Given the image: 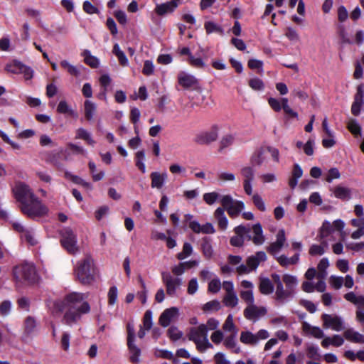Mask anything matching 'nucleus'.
<instances>
[{
    "mask_svg": "<svg viewBox=\"0 0 364 364\" xmlns=\"http://www.w3.org/2000/svg\"><path fill=\"white\" fill-rule=\"evenodd\" d=\"M276 241L271 243L270 245L267 247V251L269 253L273 255L280 251L286 242L284 230H279L276 235Z\"/></svg>",
    "mask_w": 364,
    "mask_h": 364,
    "instance_id": "obj_18",
    "label": "nucleus"
},
{
    "mask_svg": "<svg viewBox=\"0 0 364 364\" xmlns=\"http://www.w3.org/2000/svg\"><path fill=\"white\" fill-rule=\"evenodd\" d=\"M321 319L325 328H331L336 331H341L344 328L342 318L337 315L324 314L321 316Z\"/></svg>",
    "mask_w": 364,
    "mask_h": 364,
    "instance_id": "obj_13",
    "label": "nucleus"
},
{
    "mask_svg": "<svg viewBox=\"0 0 364 364\" xmlns=\"http://www.w3.org/2000/svg\"><path fill=\"white\" fill-rule=\"evenodd\" d=\"M178 84L186 90H198L200 89L198 80L191 75L181 72L178 75Z\"/></svg>",
    "mask_w": 364,
    "mask_h": 364,
    "instance_id": "obj_14",
    "label": "nucleus"
},
{
    "mask_svg": "<svg viewBox=\"0 0 364 364\" xmlns=\"http://www.w3.org/2000/svg\"><path fill=\"white\" fill-rule=\"evenodd\" d=\"M65 177L66 178L72 181L74 183L81 185L82 186H83V187H85L86 188H89V189L92 188V186H91V184L90 183L86 182L82 178H81L80 177H79V176H77L76 175L72 174L69 171H65Z\"/></svg>",
    "mask_w": 364,
    "mask_h": 364,
    "instance_id": "obj_34",
    "label": "nucleus"
},
{
    "mask_svg": "<svg viewBox=\"0 0 364 364\" xmlns=\"http://www.w3.org/2000/svg\"><path fill=\"white\" fill-rule=\"evenodd\" d=\"M259 290L262 294L269 295L274 291V285L269 278H259Z\"/></svg>",
    "mask_w": 364,
    "mask_h": 364,
    "instance_id": "obj_26",
    "label": "nucleus"
},
{
    "mask_svg": "<svg viewBox=\"0 0 364 364\" xmlns=\"http://www.w3.org/2000/svg\"><path fill=\"white\" fill-rule=\"evenodd\" d=\"M240 340L242 343L246 345H256L257 343V340L255 334L250 331L241 332Z\"/></svg>",
    "mask_w": 364,
    "mask_h": 364,
    "instance_id": "obj_35",
    "label": "nucleus"
},
{
    "mask_svg": "<svg viewBox=\"0 0 364 364\" xmlns=\"http://www.w3.org/2000/svg\"><path fill=\"white\" fill-rule=\"evenodd\" d=\"M178 316L179 309L177 307L166 309L160 315L159 323L163 327H167L171 322L176 321Z\"/></svg>",
    "mask_w": 364,
    "mask_h": 364,
    "instance_id": "obj_16",
    "label": "nucleus"
},
{
    "mask_svg": "<svg viewBox=\"0 0 364 364\" xmlns=\"http://www.w3.org/2000/svg\"><path fill=\"white\" fill-rule=\"evenodd\" d=\"M201 248L203 255L209 259L213 256V250L210 243V240L208 237H204L201 244Z\"/></svg>",
    "mask_w": 364,
    "mask_h": 364,
    "instance_id": "obj_42",
    "label": "nucleus"
},
{
    "mask_svg": "<svg viewBox=\"0 0 364 364\" xmlns=\"http://www.w3.org/2000/svg\"><path fill=\"white\" fill-rule=\"evenodd\" d=\"M178 1L172 0L161 4H157L155 8V12L159 16H164L171 14L178 7Z\"/></svg>",
    "mask_w": 364,
    "mask_h": 364,
    "instance_id": "obj_19",
    "label": "nucleus"
},
{
    "mask_svg": "<svg viewBox=\"0 0 364 364\" xmlns=\"http://www.w3.org/2000/svg\"><path fill=\"white\" fill-rule=\"evenodd\" d=\"M214 217L218 222V227L222 230H226L228 225V220L225 214L224 208H218L214 212Z\"/></svg>",
    "mask_w": 364,
    "mask_h": 364,
    "instance_id": "obj_24",
    "label": "nucleus"
},
{
    "mask_svg": "<svg viewBox=\"0 0 364 364\" xmlns=\"http://www.w3.org/2000/svg\"><path fill=\"white\" fill-rule=\"evenodd\" d=\"M361 296H356L355 293L353 291L348 292L344 295V298L346 300L353 303L357 306L359 305L360 301L363 300V299H362Z\"/></svg>",
    "mask_w": 364,
    "mask_h": 364,
    "instance_id": "obj_61",
    "label": "nucleus"
},
{
    "mask_svg": "<svg viewBox=\"0 0 364 364\" xmlns=\"http://www.w3.org/2000/svg\"><path fill=\"white\" fill-rule=\"evenodd\" d=\"M235 141V136L232 134L224 135L220 142L218 151L223 152V151L233 144Z\"/></svg>",
    "mask_w": 364,
    "mask_h": 364,
    "instance_id": "obj_37",
    "label": "nucleus"
},
{
    "mask_svg": "<svg viewBox=\"0 0 364 364\" xmlns=\"http://www.w3.org/2000/svg\"><path fill=\"white\" fill-rule=\"evenodd\" d=\"M344 279L342 277L331 276L329 279L331 285L336 289H339L343 284Z\"/></svg>",
    "mask_w": 364,
    "mask_h": 364,
    "instance_id": "obj_59",
    "label": "nucleus"
},
{
    "mask_svg": "<svg viewBox=\"0 0 364 364\" xmlns=\"http://www.w3.org/2000/svg\"><path fill=\"white\" fill-rule=\"evenodd\" d=\"M266 149H259L255 151L250 159V162L252 166H259L264 161L266 157L264 156Z\"/></svg>",
    "mask_w": 364,
    "mask_h": 364,
    "instance_id": "obj_29",
    "label": "nucleus"
},
{
    "mask_svg": "<svg viewBox=\"0 0 364 364\" xmlns=\"http://www.w3.org/2000/svg\"><path fill=\"white\" fill-rule=\"evenodd\" d=\"M60 66L65 69L67 72L75 77H78L80 74L78 67L70 64L68 60H63L60 62Z\"/></svg>",
    "mask_w": 364,
    "mask_h": 364,
    "instance_id": "obj_41",
    "label": "nucleus"
},
{
    "mask_svg": "<svg viewBox=\"0 0 364 364\" xmlns=\"http://www.w3.org/2000/svg\"><path fill=\"white\" fill-rule=\"evenodd\" d=\"M166 172L160 173L157 171L152 172L150 174L151 180V186L152 188L161 189L164 185L167 178Z\"/></svg>",
    "mask_w": 364,
    "mask_h": 364,
    "instance_id": "obj_21",
    "label": "nucleus"
},
{
    "mask_svg": "<svg viewBox=\"0 0 364 364\" xmlns=\"http://www.w3.org/2000/svg\"><path fill=\"white\" fill-rule=\"evenodd\" d=\"M118 291L116 287H112L108 291V303L109 305H114L117 299Z\"/></svg>",
    "mask_w": 364,
    "mask_h": 364,
    "instance_id": "obj_60",
    "label": "nucleus"
},
{
    "mask_svg": "<svg viewBox=\"0 0 364 364\" xmlns=\"http://www.w3.org/2000/svg\"><path fill=\"white\" fill-rule=\"evenodd\" d=\"M343 336L350 342L359 344L364 343V335L354 331L353 328L346 330L343 333Z\"/></svg>",
    "mask_w": 364,
    "mask_h": 364,
    "instance_id": "obj_23",
    "label": "nucleus"
},
{
    "mask_svg": "<svg viewBox=\"0 0 364 364\" xmlns=\"http://www.w3.org/2000/svg\"><path fill=\"white\" fill-rule=\"evenodd\" d=\"M15 198L21 203L20 206L27 204L36 195L28 186L23 183H16L13 188Z\"/></svg>",
    "mask_w": 364,
    "mask_h": 364,
    "instance_id": "obj_9",
    "label": "nucleus"
},
{
    "mask_svg": "<svg viewBox=\"0 0 364 364\" xmlns=\"http://www.w3.org/2000/svg\"><path fill=\"white\" fill-rule=\"evenodd\" d=\"M220 203L232 218H237L245 208V204L242 201L235 200L230 195L222 196Z\"/></svg>",
    "mask_w": 364,
    "mask_h": 364,
    "instance_id": "obj_8",
    "label": "nucleus"
},
{
    "mask_svg": "<svg viewBox=\"0 0 364 364\" xmlns=\"http://www.w3.org/2000/svg\"><path fill=\"white\" fill-rule=\"evenodd\" d=\"M266 260V253L263 251H259L256 252L255 255L249 257L246 260V263L252 271H255L261 262H264Z\"/></svg>",
    "mask_w": 364,
    "mask_h": 364,
    "instance_id": "obj_20",
    "label": "nucleus"
},
{
    "mask_svg": "<svg viewBox=\"0 0 364 364\" xmlns=\"http://www.w3.org/2000/svg\"><path fill=\"white\" fill-rule=\"evenodd\" d=\"M76 139L85 140L89 145L94 146L95 141L92 138L91 134L83 128H79L76 130Z\"/></svg>",
    "mask_w": 364,
    "mask_h": 364,
    "instance_id": "obj_31",
    "label": "nucleus"
},
{
    "mask_svg": "<svg viewBox=\"0 0 364 364\" xmlns=\"http://www.w3.org/2000/svg\"><path fill=\"white\" fill-rule=\"evenodd\" d=\"M85 294L72 292L67 294L63 299L54 301L53 307L55 312L64 311L62 322L73 326L80 321L82 316L90 311V304L85 301Z\"/></svg>",
    "mask_w": 364,
    "mask_h": 364,
    "instance_id": "obj_1",
    "label": "nucleus"
},
{
    "mask_svg": "<svg viewBox=\"0 0 364 364\" xmlns=\"http://www.w3.org/2000/svg\"><path fill=\"white\" fill-rule=\"evenodd\" d=\"M14 279L16 283L35 284L38 282L40 277L33 263L23 262L14 267L12 270Z\"/></svg>",
    "mask_w": 364,
    "mask_h": 364,
    "instance_id": "obj_2",
    "label": "nucleus"
},
{
    "mask_svg": "<svg viewBox=\"0 0 364 364\" xmlns=\"http://www.w3.org/2000/svg\"><path fill=\"white\" fill-rule=\"evenodd\" d=\"M113 53L117 57L118 60L121 65L127 66L129 64L127 58L124 53L120 49L117 43L114 44L112 50Z\"/></svg>",
    "mask_w": 364,
    "mask_h": 364,
    "instance_id": "obj_39",
    "label": "nucleus"
},
{
    "mask_svg": "<svg viewBox=\"0 0 364 364\" xmlns=\"http://www.w3.org/2000/svg\"><path fill=\"white\" fill-rule=\"evenodd\" d=\"M329 266V262L327 258H323L320 260L318 264L317 268L318 270V273L317 274V277L318 279H324L327 275L326 269Z\"/></svg>",
    "mask_w": 364,
    "mask_h": 364,
    "instance_id": "obj_40",
    "label": "nucleus"
},
{
    "mask_svg": "<svg viewBox=\"0 0 364 364\" xmlns=\"http://www.w3.org/2000/svg\"><path fill=\"white\" fill-rule=\"evenodd\" d=\"M282 281L285 284V288L283 286V293H279L277 299V301L279 304H284L294 296L295 289L298 284L296 277L289 274L283 275Z\"/></svg>",
    "mask_w": 364,
    "mask_h": 364,
    "instance_id": "obj_6",
    "label": "nucleus"
},
{
    "mask_svg": "<svg viewBox=\"0 0 364 364\" xmlns=\"http://www.w3.org/2000/svg\"><path fill=\"white\" fill-rule=\"evenodd\" d=\"M220 127L217 124L213 125L209 129L198 134L195 137V142L200 145H208L215 141L219 136Z\"/></svg>",
    "mask_w": 364,
    "mask_h": 364,
    "instance_id": "obj_10",
    "label": "nucleus"
},
{
    "mask_svg": "<svg viewBox=\"0 0 364 364\" xmlns=\"http://www.w3.org/2000/svg\"><path fill=\"white\" fill-rule=\"evenodd\" d=\"M318 347L314 346H309L307 347L306 351H307V355L309 358L318 360L320 358V355L318 352Z\"/></svg>",
    "mask_w": 364,
    "mask_h": 364,
    "instance_id": "obj_64",
    "label": "nucleus"
},
{
    "mask_svg": "<svg viewBox=\"0 0 364 364\" xmlns=\"http://www.w3.org/2000/svg\"><path fill=\"white\" fill-rule=\"evenodd\" d=\"M341 177V173L337 168H331L328 170L326 176V181L331 183L333 179H338Z\"/></svg>",
    "mask_w": 364,
    "mask_h": 364,
    "instance_id": "obj_55",
    "label": "nucleus"
},
{
    "mask_svg": "<svg viewBox=\"0 0 364 364\" xmlns=\"http://www.w3.org/2000/svg\"><path fill=\"white\" fill-rule=\"evenodd\" d=\"M127 347L130 353V360L132 363L137 364L139 363V356L141 355L140 348L134 343L135 341V329L134 324L130 321L127 325Z\"/></svg>",
    "mask_w": 364,
    "mask_h": 364,
    "instance_id": "obj_7",
    "label": "nucleus"
},
{
    "mask_svg": "<svg viewBox=\"0 0 364 364\" xmlns=\"http://www.w3.org/2000/svg\"><path fill=\"white\" fill-rule=\"evenodd\" d=\"M241 174L244 178L243 181H252L255 177L254 169L250 166H245L241 169Z\"/></svg>",
    "mask_w": 364,
    "mask_h": 364,
    "instance_id": "obj_49",
    "label": "nucleus"
},
{
    "mask_svg": "<svg viewBox=\"0 0 364 364\" xmlns=\"http://www.w3.org/2000/svg\"><path fill=\"white\" fill-rule=\"evenodd\" d=\"M333 231L332 224L328 221H324L321 230H320V237L324 239L327 237Z\"/></svg>",
    "mask_w": 364,
    "mask_h": 364,
    "instance_id": "obj_47",
    "label": "nucleus"
},
{
    "mask_svg": "<svg viewBox=\"0 0 364 364\" xmlns=\"http://www.w3.org/2000/svg\"><path fill=\"white\" fill-rule=\"evenodd\" d=\"M278 263L284 267H287L289 265L295 264L299 260V254L296 253L293 257L289 258L287 256L282 255L277 258Z\"/></svg>",
    "mask_w": 364,
    "mask_h": 364,
    "instance_id": "obj_30",
    "label": "nucleus"
},
{
    "mask_svg": "<svg viewBox=\"0 0 364 364\" xmlns=\"http://www.w3.org/2000/svg\"><path fill=\"white\" fill-rule=\"evenodd\" d=\"M36 326L37 323L33 317L28 316L25 318L23 328L24 332L26 334L29 335L33 333L36 328Z\"/></svg>",
    "mask_w": 364,
    "mask_h": 364,
    "instance_id": "obj_36",
    "label": "nucleus"
},
{
    "mask_svg": "<svg viewBox=\"0 0 364 364\" xmlns=\"http://www.w3.org/2000/svg\"><path fill=\"white\" fill-rule=\"evenodd\" d=\"M336 198L342 200H349L351 197V190L341 186H337L331 189Z\"/></svg>",
    "mask_w": 364,
    "mask_h": 364,
    "instance_id": "obj_27",
    "label": "nucleus"
},
{
    "mask_svg": "<svg viewBox=\"0 0 364 364\" xmlns=\"http://www.w3.org/2000/svg\"><path fill=\"white\" fill-rule=\"evenodd\" d=\"M23 63L19 61L14 60L11 64H9L6 67V70L11 73L18 74L21 73V66Z\"/></svg>",
    "mask_w": 364,
    "mask_h": 364,
    "instance_id": "obj_52",
    "label": "nucleus"
},
{
    "mask_svg": "<svg viewBox=\"0 0 364 364\" xmlns=\"http://www.w3.org/2000/svg\"><path fill=\"white\" fill-rule=\"evenodd\" d=\"M252 203L260 211H266V206L262 198L258 194L255 193L252 197Z\"/></svg>",
    "mask_w": 364,
    "mask_h": 364,
    "instance_id": "obj_48",
    "label": "nucleus"
},
{
    "mask_svg": "<svg viewBox=\"0 0 364 364\" xmlns=\"http://www.w3.org/2000/svg\"><path fill=\"white\" fill-rule=\"evenodd\" d=\"M271 277L276 285L274 299L277 301L279 294L283 293V281L280 276L277 274H272Z\"/></svg>",
    "mask_w": 364,
    "mask_h": 364,
    "instance_id": "obj_43",
    "label": "nucleus"
},
{
    "mask_svg": "<svg viewBox=\"0 0 364 364\" xmlns=\"http://www.w3.org/2000/svg\"><path fill=\"white\" fill-rule=\"evenodd\" d=\"M168 335L171 340L177 341L182 337L183 333L177 327L171 326L168 329Z\"/></svg>",
    "mask_w": 364,
    "mask_h": 364,
    "instance_id": "obj_57",
    "label": "nucleus"
},
{
    "mask_svg": "<svg viewBox=\"0 0 364 364\" xmlns=\"http://www.w3.org/2000/svg\"><path fill=\"white\" fill-rule=\"evenodd\" d=\"M250 87L255 90H261L264 87V83L259 78L255 77L249 81Z\"/></svg>",
    "mask_w": 364,
    "mask_h": 364,
    "instance_id": "obj_63",
    "label": "nucleus"
},
{
    "mask_svg": "<svg viewBox=\"0 0 364 364\" xmlns=\"http://www.w3.org/2000/svg\"><path fill=\"white\" fill-rule=\"evenodd\" d=\"M20 209L24 215L32 219L43 217L48 211V208L42 203L37 196L29 200L23 206H20Z\"/></svg>",
    "mask_w": 364,
    "mask_h": 364,
    "instance_id": "obj_5",
    "label": "nucleus"
},
{
    "mask_svg": "<svg viewBox=\"0 0 364 364\" xmlns=\"http://www.w3.org/2000/svg\"><path fill=\"white\" fill-rule=\"evenodd\" d=\"M285 36L289 41H297L299 40V36L297 31L291 27H287L286 28Z\"/></svg>",
    "mask_w": 364,
    "mask_h": 364,
    "instance_id": "obj_62",
    "label": "nucleus"
},
{
    "mask_svg": "<svg viewBox=\"0 0 364 364\" xmlns=\"http://www.w3.org/2000/svg\"><path fill=\"white\" fill-rule=\"evenodd\" d=\"M221 288V282L218 278L212 279L208 284V291L213 294L218 293Z\"/></svg>",
    "mask_w": 364,
    "mask_h": 364,
    "instance_id": "obj_54",
    "label": "nucleus"
},
{
    "mask_svg": "<svg viewBox=\"0 0 364 364\" xmlns=\"http://www.w3.org/2000/svg\"><path fill=\"white\" fill-rule=\"evenodd\" d=\"M240 284L244 289V290H241L240 292L241 299L247 304V306H250L255 303L253 293L254 284L248 280H242Z\"/></svg>",
    "mask_w": 364,
    "mask_h": 364,
    "instance_id": "obj_17",
    "label": "nucleus"
},
{
    "mask_svg": "<svg viewBox=\"0 0 364 364\" xmlns=\"http://www.w3.org/2000/svg\"><path fill=\"white\" fill-rule=\"evenodd\" d=\"M96 105L90 100H85L84 103L85 117L87 120L90 121L93 119L96 112Z\"/></svg>",
    "mask_w": 364,
    "mask_h": 364,
    "instance_id": "obj_32",
    "label": "nucleus"
},
{
    "mask_svg": "<svg viewBox=\"0 0 364 364\" xmlns=\"http://www.w3.org/2000/svg\"><path fill=\"white\" fill-rule=\"evenodd\" d=\"M21 238L31 246H34L37 244V240L36 239L34 232L31 228H28L21 235Z\"/></svg>",
    "mask_w": 364,
    "mask_h": 364,
    "instance_id": "obj_38",
    "label": "nucleus"
},
{
    "mask_svg": "<svg viewBox=\"0 0 364 364\" xmlns=\"http://www.w3.org/2000/svg\"><path fill=\"white\" fill-rule=\"evenodd\" d=\"M146 331L151 329L152 326V312L150 310H147L143 318V325L141 326Z\"/></svg>",
    "mask_w": 364,
    "mask_h": 364,
    "instance_id": "obj_53",
    "label": "nucleus"
},
{
    "mask_svg": "<svg viewBox=\"0 0 364 364\" xmlns=\"http://www.w3.org/2000/svg\"><path fill=\"white\" fill-rule=\"evenodd\" d=\"M219 196L220 195L216 192L206 193L203 195V200L207 204L213 205Z\"/></svg>",
    "mask_w": 364,
    "mask_h": 364,
    "instance_id": "obj_58",
    "label": "nucleus"
},
{
    "mask_svg": "<svg viewBox=\"0 0 364 364\" xmlns=\"http://www.w3.org/2000/svg\"><path fill=\"white\" fill-rule=\"evenodd\" d=\"M60 242L70 254L75 255L79 250L77 246V237L70 229L63 230Z\"/></svg>",
    "mask_w": 364,
    "mask_h": 364,
    "instance_id": "obj_11",
    "label": "nucleus"
},
{
    "mask_svg": "<svg viewBox=\"0 0 364 364\" xmlns=\"http://www.w3.org/2000/svg\"><path fill=\"white\" fill-rule=\"evenodd\" d=\"M221 305L218 300H212L205 304L202 308L204 312L217 311L220 309Z\"/></svg>",
    "mask_w": 364,
    "mask_h": 364,
    "instance_id": "obj_45",
    "label": "nucleus"
},
{
    "mask_svg": "<svg viewBox=\"0 0 364 364\" xmlns=\"http://www.w3.org/2000/svg\"><path fill=\"white\" fill-rule=\"evenodd\" d=\"M267 309L264 306H258L253 303L244 309L243 314L245 318L248 320L255 321L260 317L264 316L267 314Z\"/></svg>",
    "mask_w": 364,
    "mask_h": 364,
    "instance_id": "obj_15",
    "label": "nucleus"
},
{
    "mask_svg": "<svg viewBox=\"0 0 364 364\" xmlns=\"http://www.w3.org/2000/svg\"><path fill=\"white\" fill-rule=\"evenodd\" d=\"M192 252L193 247L188 242H185L183 247V250L177 255V258L180 260H182L190 256L192 254Z\"/></svg>",
    "mask_w": 364,
    "mask_h": 364,
    "instance_id": "obj_51",
    "label": "nucleus"
},
{
    "mask_svg": "<svg viewBox=\"0 0 364 364\" xmlns=\"http://www.w3.org/2000/svg\"><path fill=\"white\" fill-rule=\"evenodd\" d=\"M302 330L305 333H310L316 338H321L324 337V333L319 327L312 326L306 321L302 323Z\"/></svg>",
    "mask_w": 364,
    "mask_h": 364,
    "instance_id": "obj_25",
    "label": "nucleus"
},
{
    "mask_svg": "<svg viewBox=\"0 0 364 364\" xmlns=\"http://www.w3.org/2000/svg\"><path fill=\"white\" fill-rule=\"evenodd\" d=\"M224 345L226 348L230 349H234L233 351L235 353H239L240 352V348L237 347V343L235 339V337L232 336H228L225 338L224 341Z\"/></svg>",
    "mask_w": 364,
    "mask_h": 364,
    "instance_id": "obj_50",
    "label": "nucleus"
},
{
    "mask_svg": "<svg viewBox=\"0 0 364 364\" xmlns=\"http://www.w3.org/2000/svg\"><path fill=\"white\" fill-rule=\"evenodd\" d=\"M84 61L85 63L92 68H97L99 65L98 59L92 56L89 50H85L83 52Z\"/></svg>",
    "mask_w": 364,
    "mask_h": 364,
    "instance_id": "obj_44",
    "label": "nucleus"
},
{
    "mask_svg": "<svg viewBox=\"0 0 364 364\" xmlns=\"http://www.w3.org/2000/svg\"><path fill=\"white\" fill-rule=\"evenodd\" d=\"M252 233L253 236L249 235V240H251L255 245H261L264 242L265 238L260 223L252 226Z\"/></svg>",
    "mask_w": 364,
    "mask_h": 364,
    "instance_id": "obj_22",
    "label": "nucleus"
},
{
    "mask_svg": "<svg viewBox=\"0 0 364 364\" xmlns=\"http://www.w3.org/2000/svg\"><path fill=\"white\" fill-rule=\"evenodd\" d=\"M205 28L208 34L212 33H218L220 35L223 34V28L213 21H208L205 23Z\"/></svg>",
    "mask_w": 364,
    "mask_h": 364,
    "instance_id": "obj_46",
    "label": "nucleus"
},
{
    "mask_svg": "<svg viewBox=\"0 0 364 364\" xmlns=\"http://www.w3.org/2000/svg\"><path fill=\"white\" fill-rule=\"evenodd\" d=\"M161 279L163 283L166 288V293L171 296H173L176 294V291L182 284V279L179 277H173L169 272H164L161 273Z\"/></svg>",
    "mask_w": 364,
    "mask_h": 364,
    "instance_id": "obj_12",
    "label": "nucleus"
},
{
    "mask_svg": "<svg viewBox=\"0 0 364 364\" xmlns=\"http://www.w3.org/2000/svg\"><path fill=\"white\" fill-rule=\"evenodd\" d=\"M188 337L190 341L195 343L200 352H204L206 349L213 348V345L208 341L207 326L205 324L191 328Z\"/></svg>",
    "mask_w": 364,
    "mask_h": 364,
    "instance_id": "obj_3",
    "label": "nucleus"
},
{
    "mask_svg": "<svg viewBox=\"0 0 364 364\" xmlns=\"http://www.w3.org/2000/svg\"><path fill=\"white\" fill-rule=\"evenodd\" d=\"M12 304L9 300L3 301L0 304V314L4 316H8L11 311Z\"/></svg>",
    "mask_w": 364,
    "mask_h": 364,
    "instance_id": "obj_56",
    "label": "nucleus"
},
{
    "mask_svg": "<svg viewBox=\"0 0 364 364\" xmlns=\"http://www.w3.org/2000/svg\"><path fill=\"white\" fill-rule=\"evenodd\" d=\"M57 112L60 114H68L74 118L77 117V114L74 111L65 100H61L57 107Z\"/></svg>",
    "mask_w": 364,
    "mask_h": 364,
    "instance_id": "obj_28",
    "label": "nucleus"
},
{
    "mask_svg": "<svg viewBox=\"0 0 364 364\" xmlns=\"http://www.w3.org/2000/svg\"><path fill=\"white\" fill-rule=\"evenodd\" d=\"M238 301L239 299L235 291L225 294L223 299V302L225 306L232 308L235 307L237 305Z\"/></svg>",
    "mask_w": 364,
    "mask_h": 364,
    "instance_id": "obj_33",
    "label": "nucleus"
},
{
    "mask_svg": "<svg viewBox=\"0 0 364 364\" xmlns=\"http://www.w3.org/2000/svg\"><path fill=\"white\" fill-rule=\"evenodd\" d=\"M75 274L78 280L83 284L91 283L94 280V261L87 257L79 262L75 269Z\"/></svg>",
    "mask_w": 364,
    "mask_h": 364,
    "instance_id": "obj_4",
    "label": "nucleus"
}]
</instances>
